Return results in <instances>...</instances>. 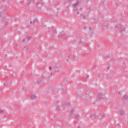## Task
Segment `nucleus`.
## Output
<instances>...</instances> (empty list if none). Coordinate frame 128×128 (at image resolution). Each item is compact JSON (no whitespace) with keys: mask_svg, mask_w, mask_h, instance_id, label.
<instances>
[{"mask_svg":"<svg viewBox=\"0 0 128 128\" xmlns=\"http://www.w3.org/2000/svg\"><path fill=\"white\" fill-rule=\"evenodd\" d=\"M32 36H26L24 38L23 42H31Z\"/></svg>","mask_w":128,"mask_h":128,"instance_id":"f257e3e1","label":"nucleus"},{"mask_svg":"<svg viewBox=\"0 0 128 128\" xmlns=\"http://www.w3.org/2000/svg\"><path fill=\"white\" fill-rule=\"evenodd\" d=\"M96 100H98V102L102 100V94H99L97 96H96Z\"/></svg>","mask_w":128,"mask_h":128,"instance_id":"f03ea898","label":"nucleus"},{"mask_svg":"<svg viewBox=\"0 0 128 128\" xmlns=\"http://www.w3.org/2000/svg\"><path fill=\"white\" fill-rule=\"evenodd\" d=\"M122 98L124 102H126L128 100V94H125L123 97H122Z\"/></svg>","mask_w":128,"mask_h":128,"instance_id":"7ed1b4c3","label":"nucleus"},{"mask_svg":"<svg viewBox=\"0 0 128 128\" xmlns=\"http://www.w3.org/2000/svg\"><path fill=\"white\" fill-rule=\"evenodd\" d=\"M38 18H34L32 20V24H38Z\"/></svg>","mask_w":128,"mask_h":128,"instance_id":"20e7f679","label":"nucleus"},{"mask_svg":"<svg viewBox=\"0 0 128 128\" xmlns=\"http://www.w3.org/2000/svg\"><path fill=\"white\" fill-rule=\"evenodd\" d=\"M82 2H76L75 4H74L72 6H74V8H76V6H78V4H81Z\"/></svg>","mask_w":128,"mask_h":128,"instance_id":"39448f33","label":"nucleus"},{"mask_svg":"<svg viewBox=\"0 0 128 128\" xmlns=\"http://www.w3.org/2000/svg\"><path fill=\"white\" fill-rule=\"evenodd\" d=\"M73 114H74V109L72 108L71 110H70L69 116H72Z\"/></svg>","mask_w":128,"mask_h":128,"instance_id":"423d86ee","label":"nucleus"},{"mask_svg":"<svg viewBox=\"0 0 128 128\" xmlns=\"http://www.w3.org/2000/svg\"><path fill=\"white\" fill-rule=\"evenodd\" d=\"M126 114V112L124 110H121L120 111V116H124V114Z\"/></svg>","mask_w":128,"mask_h":128,"instance_id":"0eeeda50","label":"nucleus"},{"mask_svg":"<svg viewBox=\"0 0 128 128\" xmlns=\"http://www.w3.org/2000/svg\"><path fill=\"white\" fill-rule=\"evenodd\" d=\"M36 95H32L30 96V99L31 100H36Z\"/></svg>","mask_w":128,"mask_h":128,"instance_id":"6e6552de","label":"nucleus"},{"mask_svg":"<svg viewBox=\"0 0 128 128\" xmlns=\"http://www.w3.org/2000/svg\"><path fill=\"white\" fill-rule=\"evenodd\" d=\"M79 116H78V115H75V118H76V120H78V118H79Z\"/></svg>","mask_w":128,"mask_h":128,"instance_id":"1a4fd4ad","label":"nucleus"},{"mask_svg":"<svg viewBox=\"0 0 128 128\" xmlns=\"http://www.w3.org/2000/svg\"><path fill=\"white\" fill-rule=\"evenodd\" d=\"M84 0H79L77 1V2H80L81 3L80 4H82L84 3Z\"/></svg>","mask_w":128,"mask_h":128,"instance_id":"9d476101","label":"nucleus"},{"mask_svg":"<svg viewBox=\"0 0 128 128\" xmlns=\"http://www.w3.org/2000/svg\"><path fill=\"white\" fill-rule=\"evenodd\" d=\"M78 40L79 44H82V40Z\"/></svg>","mask_w":128,"mask_h":128,"instance_id":"9b49d317","label":"nucleus"},{"mask_svg":"<svg viewBox=\"0 0 128 128\" xmlns=\"http://www.w3.org/2000/svg\"><path fill=\"white\" fill-rule=\"evenodd\" d=\"M40 81H38L37 82L38 84H40Z\"/></svg>","mask_w":128,"mask_h":128,"instance_id":"f8f14e48","label":"nucleus"},{"mask_svg":"<svg viewBox=\"0 0 128 128\" xmlns=\"http://www.w3.org/2000/svg\"><path fill=\"white\" fill-rule=\"evenodd\" d=\"M30 24H32V21L30 20Z\"/></svg>","mask_w":128,"mask_h":128,"instance_id":"ddd939ff","label":"nucleus"},{"mask_svg":"<svg viewBox=\"0 0 128 128\" xmlns=\"http://www.w3.org/2000/svg\"><path fill=\"white\" fill-rule=\"evenodd\" d=\"M0 114H2L3 112H4V110H0Z\"/></svg>","mask_w":128,"mask_h":128,"instance_id":"4468645a","label":"nucleus"},{"mask_svg":"<svg viewBox=\"0 0 128 128\" xmlns=\"http://www.w3.org/2000/svg\"><path fill=\"white\" fill-rule=\"evenodd\" d=\"M49 68H50V70H52V66H50Z\"/></svg>","mask_w":128,"mask_h":128,"instance_id":"2eb2a0df","label":"nucleus"},{"mask_svg":"<svg viewBox=\"0 0 128 128\" xmlns=\"http://www.w3.org/2000/svg\"><path fill=\"white\" fill-rule=\"evenodd\" d=\"M66 82H68V79H66Z\"/></svg>","mask_w":128,"mask_h":128,"instance_id":"dca6fc26","label":"nucleus"},{"mask_svg":"<svg viewBox=\"0 0 128 128\" xmlns=\"http://www.w3.org/2000/svg\"><path fill=\"white\" fill-rule=\"evenodd\" d=\"M89 29L90 30H92V28H89Z\"/></svg>","mask_w":128,"mask_h":128,"instance_id":"f3484780","label":"nucleus"},{"mask_svg":"<svg viewBox=\"0 0 128 128\" xmlns=\"http://www.w3.org/2000/svg\"><path fill=\"white\" fill-rule=\"evenodd\" d=\"M2 2H4V0H2Z\"/></svg>","mask_w":128,"mask_h":128,"instance_id":"a211bd4d","label":"nucleus"},{"mask_svg":"<svg viewBox=\"0 0 128 128\" xmlns=\"http://www.w3.org/2000/svg\"><path fill=\"white\" fill-rule=\"evenodd\" d=\"M76 14H78V12H77Z\"/></svg>","mask_w":128,"mask_h":128,"instance_id":"6ab92c4d","label":"nucleus"},{"mask_svg":"<svg viewBox=\"0 0 128 128\" xmlns=\"http://www.w3.org/2000/svg\"><path fill=\"white\" fill-rule=\"evenodd\" d=\"M68 0V2H70V0Z\"/></svg>","mask_w":128,"mask_h":128,"instance_id":"aec40b11","label":"nucleus"},{"mask_svg":"<svg viewBox=\"0 0 128 128\" xmlns=\"http://www.w3.org/2000/svg\"><path fill=\"white\" fill-rule=\"evenodd\" d=\"M2 12H4V10H3Z\"/></svg>","mask_w":128,"mask_h":128,"instance_id":"412c9836","label":"nucleus"},{"mask_svg":"<svg viewBox=\"0 0 128 128\" xmlns=\"http://www.w3.org/2000/svg\"><path fill=\"white\" fill-rule=\"evenodd\" d=\"M107 70H108V68H107Z\"/></svg>","mask_w":128,"mask_h":128,"instance_id":"4be33fe9","label":"nucleus"},{"mask_svg":"<svg viewBox=\"0 0 128 128\" xmlns=\"http://www.w3.org/2000/svg\"><path fill=\"white\" fill-rule=\"evenodd\" d=\"M127 124H128V122H127Z\"/></svg>","mask_w":128,"mask_h":128,"instance_id":"5701e85b","label":"nucleus"}]
</instances>
